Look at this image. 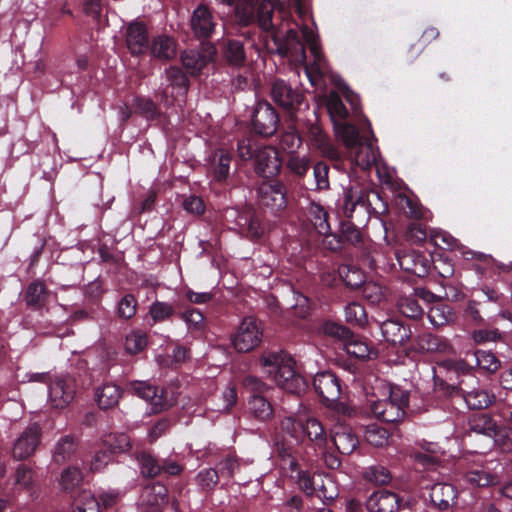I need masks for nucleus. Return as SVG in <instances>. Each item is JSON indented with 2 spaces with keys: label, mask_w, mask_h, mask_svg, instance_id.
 Instances as JSON below:
<instances>
[{
  "label": "nucleus",
  "mask_w": 512,
  "mask_h": 512,
  "mask_svg": "<svg viewBox=\"0 0 512 512\" xmlns=\"http://www.w3.org/2000/svg\"><path fill=\"white\" fill-rule=\"evenodd\" d=\"M428 319L434 327H441L452 323L455 319V313L451 307L445 303L437 302L428 310Z\"/></svg>",
  "instance_id": "nucleus-35"
},
{
  "label": "nucleus",
  "mask_w": 512,
  "mask_h": 512,
  "mask_svg": "<svg viewBox=\"0 0 512 512\" xmlns=\"http://www.w3.org/2000/svg\"><path fill=\"white\" fill-rule=\"evenodd\" d=\"M339 274L343 282L351 288H358L365 284L363 271L355 266L343 265L339 268Z\"/></svg>",
  "instance_id": "nucleus-44"
},
{
  "label": "nucleus",
  "mask_w": 512,
  "mask_h": 512,
  "mask_svg": "<svg viewBox=\"0 0 512 512\" xmlns=\"http://www.w3.org/2000/svg\"><path fill=\"white\" fill-rule=\"evenodd\" d=\"M47 290L41 281L32 282L25 293L24 301L28 307L39 309L46 301Z\"/></svg>",
  "instance_id": "nucleus-38"
},
{
  "label": "nucleus",
  "mask_w": 512,
  "mask_h": 512,
  "mask_svg": "<svg viewBox=\"0 0 512 512\" xmlns=\"http://www.w3.org/2000/svg\"><path fill=\"white\" fill-rule=\"evenodd\" d=\"M334 129L336 136L347 148L353 150L359 143H361L359 141V133L355 126L339 121L334 123Z\"/></svg>",
  "instance_id": "nucleus-39"
},
{
  "label": "nucleus",
  "mask_w": 512,
  "mask_h": 512,
  "mask_svg": "<svg viewBox=\"0 0 512 512\" xmlns=\"http://www.w3.org/2000/svg\"><path fill=\"white\" fill-rule=\"evenodd\" d=\"M279 454L281 457V468L283 472L291 479H294L298 483L300 489L303 490L307 495L313 496L317 490L315 484V475L310 477L307 472L301 471L298 468L297 462L287 449L282 448L279 450Z\"/></svg>",
  "instance_id": "nucleus-6"
},
{
  "label": "nucleus",
  "mask_w": 512,
  "mask_h": 512,
  "mask_svg": "<svg viewBox=\"0 0 512 512\" xmlns=\"http://www.w3.org/2000/svg\"><path fill=\"white\" fill-rule=\"evenodd\" d=\"M430 239L433 242V244L439 247L440 249L459 251L461 255L467 260L474 259L484 263H490L491 261L490 255L481 252H474L467 249L465 246L458 243L457 239H455L451 234H449L446 231L440 229H433L430 232Z\"/></svg>",
  "instance_id": "nucleus-7"
},
{
  "label": "nucleus",
  "mask_w": 512,
  "mask_h": 512,
  "mask_svg": "<svg viewBox=\"0 0 512 512\" xmlns=\"http://www.w3.org/2000/svg\"><path fill=\"white\" fill-rule=\"evenodd\" d=\"M263 328L254 317H245L236 331L231 335V342L237 352L245 353L254 350L262 341Z\"/></svg>",
  "instance_id": "nucleus-4"
},
{
  "label": "nucleus",
  "mask_w": 512,
  "mask_h": 512,
  "mask_svg": "<svg viewBox=\"0 0 512 512\" xmlns=\"http://www.w3.org/2000/svg\"><path fill=\"white\" fill-rule=\"evenodd\" d=\"M129 389L138 397L145 400L153 413L161 412L167 409L171 403L164 396V392L157 386H153L145 381H133L129 384Z\"/></svg>",
  "instance_id": "nucleus-8"
},
{
  "label": "nucleus",
  "mask_w": 512,
  "mask_h": 512,
  "mask_svg": "<svg viewBox=\"0 0 512 512\" xmlns=\"http://www.w3.org/2000/svg\"><path fill=\"white\" fill-rule=\"evenodd\" d=\"M248 410L259 421H267L273 416V407L263 395H251L248 400Z\"/></svg>",
  "instance_id": "nucleus-34"
},
{
  "label": "nucleus",
  "mask_w": 512,
  "mask_h": 512,
  "mask_svg": "<svg viewBox=\"0 0 512 512\" xmlns=\"http://www.w3.org/2000/svg\"><path fill=\"white\" fill-rule=\"evenodd\" d=\"M329 167L323 163L318 162L313 169L316 188L319 190L327 189L329 187L328 178Z\"/></svg>",
  "instance_id": "nucleus-62"
},
{
  "label": "nucleus",
  "mask_w": 512,
  "mask_h": 512,
  "mask_svg": "<svg viewBox=\"0 0 512 512\" xmlns=\"http://www.w3.org/2000/svg\"><path fill=\"white\" fill-rule=\"evenodd\" d=\"M137 309V301L132 295H125L118 303V315L124 319L132 318Z\"/></svg>",
  "instance_id": "nucleus-58"
},
{
  "label": "nucleus",
  "mask_w": 512,
  "mask_h": 512,
  "mask_svg": "<svg viewBox=\"0 0 512 512\" xmlns=\"http://www.w3.org/2000/svg\"><path fill=\"white\" fill-rule=\"evenodd\" d=\"M384 339L392 344H403L411 335L408 327L397 320L388 319L381 324Z\"/></svg>",
  "instance_id": "nucleus-30"
},
{
  "label": "nucleus",
  "mask_w": 512,
  "mask_h": 512,
  "mask_svg": "<svg viewBox=\"0 0 512 512\" xmlns=\"http://www.w3.org/2000/svg\"><path fill=\"white\" fill-rule=\"evenodd\" d=\"M191 27L195 35L199 38H207L215 28L214 17L205 5H199L192 14Z\"/></svg>",
  "instance_id": "nucleus-21"
},
{
  "label": "nucleus",
  "mask_w": 512,
  "mask_h": 512,
  "mask_svg": "<svg viewBox=\"0 0 512 512\" xmlns=\"http://www.w3.org/2000/svg\"><path fill=\"white\" fill-rule=\"evenodd\" d=\"M258 199L272 212L283 210L287 205L285 187L280 182H263L258 188Z\"/></svg>",
  "instance_id": "nucleus-10"
},
{
  "label": "nucleus",
  "mask_w": 512,
  "mask_h": 512,
  "mask_svg": "<svg viewBox=\"0 0 512 512\" xmlns=\"http://www.w3.org/2000/svg\"><path fill=\"white\" fill-rule=\"evenodd\" d=\"M224 55L230 64L240 66L245 60L243 44L240 41L229 40Z\"/></svg>",
  "instance_id": "nucleus-53"
},
{
  "label": "nucleus",
  "mask_w": 512,
  "mask_h": 512,
  "mask_svg": "<svg viewBox=\"0 0 512 512\" xmlns=\"http://www.w3.org/2000/svg\"><path fill=\"white\" fill-rule=\"evenodd\" d=\"M331 439L337 450L345 455L351 454L359 444L352 429L344 424H336L331 431Z\"/></svg>",
  "instance_id": "nucleus-20"
},
{
  "label": "nucleus",
  "mask_w": 512,
  "mask_h": 512,
  "mask_svg": "<svg viewBox=\"0 0 512 512\" xmlns=\"http://www.w3.org/2000/svg\"><path fill=\"white\" fill-rule=\"evenodd\" d=\"M431 503L441 510L447 509L456 498V491L451 484L436 483L430 489Z\"/></svg>",
  "instance_id": "nucleus-29"
},
{
  "label": "nucleus",
  "mask_w": 512,
  "mask_h": 512,
  "mask_svg": "<svg viewBox=\"0 0 512 512\" xmlns=\"http://www.w3.org/2000/svg\"><path fill=\"white\" fill-rule=\"evenodd\" d=\"M309 165L310 159L308 156L292 155L288 160L289 169L298 176L305 175Z\"/></svg>",
  "instance_id": "nucleus-63"
},
{
  "label": "nucleus",
  "mask_w": 512,
  "mask_h": 512,
  "mask_svg": "<svg viewBox=\"0 0 512 512\" xmlns=\"http://www.w3.org/2000/svg\"><path fill=\"white\" fill-rule=\"evenodd\" d=\"M399 312L405 317L417 318L422 315V308L412 296H402L397 302Z\"/></svg>",
  "instance_id": "nucleus-52"
},
{
  "label": "nucleus",
  "mask_w": 512,
  "mask_h": 512,
  "mask_svg": "<svg viewBox=\"0 0 512 512\" xmlns=\"http://www.w3.org/2000/svg\"><path fill=\"white\" fill-rule=\"evenodd\" d=\"M274 9V4L270 0H262L258 4L256 18L259 26L263 30L271 32L272 39L277 45V51L289 57L295 65H301L311 85L319 86L322 76L327 71V63L322 54L317 33L313 27L307 25H303L301 28L303 39L313 58L311 63H306L304 44L299 40L297 32L289 28L283 36L281 30L275 28L272 20Z\"/></svg>",
  "instance_id": "nucleus-1"
},
{
  "label": "nucleus",
  "mask_w": 512,
  "mask_h": 512,
  "mask_svg": "<svg viewBox=\"0 0 512 512\" xmlns=\"http://www.w3.org/2000/svg\"><path fill=\"white\" fill-rule=\"evenodd\" d=\"M302 143L301 137L297 131L290 128L284 132L281 136L279 145L281 149L285 150L289 154H294Z\"/></svg>",
  "instance_id": "nucleus-55"
},
{
  "label": "nucleus",
  "mask_w": 512,
  "mask_h": 512,
  "mask_svg": "<svg viewBox=\"0 0 512 512\" xmlns=\"http://www.w3.org/2000/svg\"><path fill=\"white\" fill-rule=\"evenodd\" d=\"M165 78L168 84L164 90V94L166 96L170 95L172 98L171 101L166 99L167 105H173L174 103L181 105L188 89L185 74L178 67H170L165 70Z\"/></svg>",
  "instance_id": "nucleus-12"
},
{
  "label": "nucleus",
  "mask_w": 512,
  "mask_h": 512,
  "mask_svg": "<svg viewBox=\"0 0 512 512\" xmlns=\"http://www.w3.org/2000/svg\"><path fill=\"white\" fill-rule=\"evenodd\" d=\"M253 128L263 136H271L277 130L278 115L268 102H259L253 114Z\"/></svg>",
  "instance_id": "nucleus-9"
},
{
  "label": "nucleus",
  "mask_w": 512,
  "mask_h": 512,
  "mask_svg": "<svg viewBox=\"0 0 512 512\" xmlns=\"http://www.w3.org/2000/svg\"><path fill=\"white\" fill-rule=\"evenodd\" d=\"M94 397L100 409H110L118 404L122 389L112 382L103 383L95 389Z\"/></svg>",
  "instance_id": "nucleus-24"
},
{
  "label": "nucleus",
  "mask_w": 512,
  "mask_h": 512,
  "mask_svg": "<svg viewBox=\"0 0 512 512\" xmlns=\"http://www.w3.org/2000/svg\"><path fill=\"white\" fill-rule=\"evenodd\" d=\"M364 436L366 441L375 447H383L389 440L388 431L376 424L368 425Z\"/></svg>",
  "instance_id": "nucleus-47"
},
{
  "label": "nucleus",
  "mask_w": 512,
  "mask_h": 512,
  "mask_svg": "<svg viewBox=\"0 0 512 512\" xmlns=\"http://www.w3.org/2000/svg\"><path fill=\"white\" fill-rule=\"evenodd\" d=\"M469 430L476 434L494 438L497 434V424L486 414L475 415L469 420Z\"/></svg>",
  "instance_id": "nucleus-36"
},
{
  "label": "nucleus",
  "mask_w": 512,
  "mask_h": 512,
  "mask_svg": "<svg viewBox=\"0 0 512 512\" xmlns=\"http://www.w3.org/2000/svg\"><path fill=\"white\" fill-rule=\"evenodd\" d=\"M316 492L313 496L323 500H333L336 497V491L332 479L326 475L315 474Z\"/></svg>",
  "instance_id": "nucleus-45"
},
{
  "label": "nucleus",
  "mask_w": 512,
  "mask_h": 512,
  "mask_svg": "<svg viewBox=\"0 0 512 512\" xmlns=\"http://www.w3.org/2000/svg\"><path fill=\"white\" fill-rule=\"evenodd\" d=\"M175 40L167 35H159L152 40L151 53L159 59H171L176 56Z\"/></svg>",
  "instance_id": "nucleus-33"
},
{
  "label": "nucleus",
  "mask_w": 512,
  "mask_h": 512,
  "mask_svg": "<svg viewBox=\"0 0 512 512\" xmlns=\"http://www.w3.org/2000/svg\"><path fill=\"white\" fill-rule=\"evenodd\" d=\"M302 434H306L319 447L326 443L327 438L324 428L316 418H307L306 424L303 425Z\"/></svg>",
  "instance_id": "nucleus-43"
},
{
  "label": "nucleus",
  "mask_w": 512,
  "mask_h": 512,
  "mask_svg": "<svg viewBox=\"0 0 512 512\" xmlns=\"http://www.w3.org/2000/svg\"><path fill=\"white\" fill-rule=\"evenodd\" d=\"M109 447L115 452H125L128 451L131 447L129 437L120 433L114 436H109L105 441Z\"/></svg>",
  "instance_id": "nucleus-64"
},
{
  "label": "nucleus",
  "mask_w": 512,
  "mask_h": 512,
  "mask_svg": "<svg viewBox=\"0 0 512 512\" xmlns=\"http://www.w3.org/2000/svg\"><path fill=\"white\" fill-rule=\"evenodd\" d=\"M399 502V497L395 493L378 490L369 496L366 507L370 512H396Z\"/></svg>",
  "instance_id": "nucleus-18"
},
{
  "label": "nucleus",
  "mask_w": 512,
  "mask_h": 512,
  "mask_svg": "<svg viewBox=\"0 0 512 512\" xmlns=\"http://www.w3.org/2000/svg\"><path fill=\"white\" fill-rule=\"evenodd\" d=\"M259 361L263 373L283 390L293 394L305 391L306 381L295 371V362L289 354L283 351L265 352Z\"/></svg>",
  "instance_id": "nucleus-2"
},
{
  "label": "nucleus",
  "mask_w": 512,
  "mask_h": 512,
  "mask_svg": "<svg viewBox=\"0 0 512 512\" xmlns=\"http://www.w3.org/2000/svg\"><path fill=\"white\" fill-rule=\"evenodd\" d=\"M495 397L488 390L483 388H474L464 393V400L470 409H485Z\"/></svg>",
  "instance_id": "nucleus-37"
},
{
  "label": "nucleus",
  "mask_w": 512,
  "mask_h": 512,
  "mask_svg": "<svg viewBox=\"0 0 512 512\" xmlns=\"http://www.w3.org/2000/svg\"><path fill=\"white\" fill-rule=\"evenodd\" d=\"M378 151L371 142L359 143L350 154L351 162L366 170L376 163Z\"/></svg>",
  "instance_id": "nucleus-28"
},
{
  "label": "nucleus",
  "mask_w": 512,
  "mask_h": 512,
  "mask_svg": "<svg viewBox=\"0 0 512 512\" xmlns=\"http://www.w3.org/2000/svg\"><path fill=\"white\" fill-rule=\"evenodd\" d=\"M139 464L141 473L148 477L156 476L161 471V465L158 464L153 457L147 454H142L140 456Z\"/></svg>",
  "instance_id": "nucleus-61"
},
{
  "label": "nucleus",
  "mask_w": 512,
  "mask_h": 512,
  "mask_svg": "<svg viewBox=\"0 0 512 512\" xmlns=\"http://www.w3.org/2000/svg\"><path fill=\"white\" fill-rule=\"evenodd\" d=\"M473 356L476 361V366L481 370L495 372L500 366V361L490 351L477 350L474 352Z\"/></svg>",
  "instance_id": "nucleus-49"
},
{
  "label": "nucleus",
  "mask_w": 512,
  "mask_h": 512,
  "mask_svg": "<svg viewBox=\"0 0 512 512\" xmlns=\"http://www.w3.org/2000/svg\"><path fill=\"white\" fill-rule=\"evenodd\" d=\"M140 505L152 512L159 510L167 502V489L160 483L144 487L139 498Z\"/></svg>",
  "instance_id": "nucleus-22"
},
{
  "label": "nucleus",
  "mask_w": 512,
  "mask_h": 512,
  "mask_svg": "<svg viewBox=\"0 0 512 512\" xmlns=\"http://www.w3.org/2000/svg\"><path fill=\"white\" fill-rule=\"evenodd\" d=\"M77 444L71 436L60 438L54 448L53 460L58 463H64L69 460L76 451Z\"/></svg>",
  "instance_id": "nucleus-40"
},
{
  "label": "nucleus",
  "mask_w": 512,
  "mask_h": 512,
  "mask_svg": "<svg viewBox=\"0 0 512 512\" xmlns=\"http://www.w3.org/2000/svg\"><path fill=\"white\" fill-rule=\"evenodd\" d=\"M364 477L375 484L387 483L391 476L389 471L383 466H371L364 472Z\"/></svg>",
  "instance_id": "nucleus-57"
},
{
  "label": "nucleus",
  "mask_w": 512,
  "mask_h": 512,
  "mask_svg": "<svg viewBox=\"0 0 512 512\" xmlns=\"http://www.w3.org/2000/svg\"><path fill=\"white\" fill-rule=\"evenodd\" d=\"M370 204L367 201V194L362 191L348 189L344 192L343 212L348 218H352L358 210L369 212Z\"/></svg>",
  "instance_id": "nucleus-26"
},
{
  "label": "nucleus",
  "mask_w": 512,
  "mask_h": 512,
  "mask_svg": "<svg viewBox=\"0 0 512 512\" xmlns=\"http://www.w3.org/2000/svg\"><path fill=\"white\" fill-rule=\"evenodd\" d=\"M408 394L399 387H390L387 397L370 404L372 414L385 422H396L403 418L408 405Z\"/></svg>",
  "instance_id": "nucleus-3"
},
{
  "label": "nucleus",
  "mask_w": 512,
  "mask_h": 512,
  "mask_svg": "<svg viewBox=\"0 0 512 512\" xmlns=\"http://www.w3.org/2000/svg\"><path fill=\"white\" fill-rule=\"evenodd\" d=\"M148 35L146 28L138 22H132L126 30V45L129 51L138 55L146 51Z\"/></svg>",
  "instance_id": "nucleus-23"
},
{
  "label": "nucleus",
  "mask_w": 512,
  "mask_h": 512,
  "mask_svg": "<svg viewBox=\"0 0 512 512\" xmlns=\"http://www.w3.org/2000/svg\"><path fill=\"white\" fill-rule=\"evenodd\" d=\"M322 331L324 334H326L328 336L338 338L343 343L345 342V340L347 339V337H349V334L351 333V331L348 328H346L342 325H339L335 322H330V321L325 322L323 324Z\"/></svg>",
  "instance_id": "nucleus-60"
},
{
  "label": "nucleus",
  "mask_w": 512,
  "mask_h": 512,
  "mask_svg": "<svg viewBox=\"0 0 512 512\" xmlns=\"http://www.w3.org/2000/svg\"><path fill=\"white\" fill-rule=\"evenodd\" d=\"M147 346V335L140 331L134 330L127 334L125 339V350L129 354H137L143 351Z\"/></svg>",
  "instance_id": "nucleus-48"
},
{
  "label": "nucleus",
  "mask_w": 512,
  "mask_h": 512,
  "mask_svg": "<svg viewBox=\"0 0 512 512\" xmlns=\"http://www.w3.org/2000/svg\"><path fill=\"white\" fill-rule=\"evenodd\" d=\"M418 347L421 351L431 353L449 354L453 351L448 339L432 334H425L419 337Z\"/></svg>",
  "instance_id": "nucleus-32"
},
{
  "label": "nucleus",
  "mask_w": 512,
  "mask_h": 512,
  "mask_svg": "<svg viewBox=\"0 0 512 512\" xmlns=\"http://www.w3.org/2000/svg\"><path fill=\"white\" fill-rule=\"evenodd\" d=\"M40 436V426L36 423L29 425L15 441L12 448L13 457L21 460L31 456L39 444Z\"/></svg>",
  "instance_id": "nucleus-11"
},
{
  "label": "nucleus",
  "mask_w": 512,
  "mask_h": 512,
  "mask_svg": "<svg viewBox=\"0 0 512 512\" xmlns=\"http://www.w3.org/2000/svg\"><path fill=\"white\" fill-rule=\"evenodd\" d=\"M215 54L214 46L204 44L200 50H185L181 54V61L191 74H197L214 59Z\"/></svg>",
  "instance_id": "nucleus-15"
},
{
  "label": "nucleus",
  "mask_w": 512,
  "mask_h": 512,
  "mask_svg": "<svg viewBox=\"0 0 512 512\" xmlns=\"http://www.w3.org/2000/svg\"><path fill=\"white\" fill-rule=\"evenodd\" d=\"M254 157L255 169L259 175L269 178L278 174L282 162L275 148L269 146L259 148Z\"/></svg>",
  "instance_id": "nucleus-14"
},
{
  "label": "nucleus",
  "mask_w": 512,
  "mask_h": 512,
  "mask_svg": "<svg viewBox=\"0 0 512 512\" xmlns=\"http://www.w3.org/2000/svg\"><path fill=\"white\" fill-rule=\"evenodd\" d=\"M343 347L347 354L358 359L369 360L377 356V351L367 341L355 336L352 332L343 343Z\"/></svg>",
  "instance_id": "nucleus-25"
},
{
  "label": "nucleus",
  "mask_w": 512,
  "mask_h": 512,
  "mask_svg": "<svg viewBox=\"0 0 512 512\" xmlns=\"http://www.w3.org/2000/svg\"><path fill=\"white\" fill-rule=\"evenodd\" d=\"M181 318L186 323L189 331H201L204 328V317L197 309H189L181 314Z\"/></svg>",
  "instance_id": "nucleus-56"
},
{
  "label": "nucleus",
  "mask_w": 512,
  "mask_h": 512,
  "mask_svg": "<svg viewBox=\"0 0 512 512\" xmlns=\"http://www.w3.org/2000/svg\"><path fill=\"white\" fill-rule=\"evenodd\" d=\"M363 296L371 304H380L386 297L384 288L373 281L365 282Z\"/></svg>",
  "instance_id": "nucleus-54"
},
{
  "label": "nucleus",
  "mask_w": 512,
  "mask_h": 512,
  "mask_svg": "<svg viewBox=\"0 0 512 512\" xmlns=\"http://www.w3.org/2000/svg\"><path fill=\"white\" fill-rule=\"evenodd\" d=\"M231 156L224 150L216 151L209 159L208 173L214 181L225 180L230 171Z\"/></svg>",
  "instance_id": "nucleus-27"
},
{
  "label": "nucleus",
  "mask_w": 512,
  "mask_h": 512,
  "mask_svg": "<svg viewBox=\"0 0 512 512\" xmlns=\"http://www.w3.org/2000/svg\"><path fill=\"white\" fill-rule=\"evenodd\" d=\"M75 380L67 375H54L48 384V402L54 408H65L74 399Z\"/></svg>",
  "instance_id": "nucleus-5"
},
{
  "label": "nucleus",
  "mask_w": 512,
  "mask_h": 512,
  "mask_svg": "<svg viewBox=\"0 0 512 512\" xmlns=\"http://www.w3.org/2000/svg\"><path fill=\"white\" fill-rule=\"evenodd\" d=\"M499 469L489 472L485 469L471 470L466 473V481L476 487H488L497 485L500 482L503 467L499 465Z\"/></svg>",
  "instance_id": "nucleus-31"
},
{
  "label": "nucleus",
  "mask_w": 512,
  "mask_h": 512,
  "mask_svg": "<svg viewBox=\"0 0 512 512\" xmlns=\"http://www.w3.org/2000/svg\"><path fill=\"white\" fill-rule=\"evenodd\" d=\"M174 312V306L169 302L155 301L149 307V315L154 323L169 319Z\"/></svg>",
  "instance_id": "nucleus-50"
},
{
  "label": "nucleus",
  "mask_w": 512,
  "mask_h": 512,
  "mask_svg": "<svg viewBox=\"0 0 512 512\" xmlns=\"http://www.w3.org/2000/svg\"><path fill=\"white\" fill-rule=\"evenodd\" d=\"M316 146L321 150L322 154L332 160L339 158V154L329 139L321 133H318L314 137Z\"/></svg>",
  "instance_id": "nucleus-59"
},
{
  "label": "nucleus",
  "mask_w": 512,
  "mask_h": 512,
  "mask_svg": "<svg viewBox=\"0 0 512 512\" xmlns=\"http://www.w3.org/2000/svg\"><path fill=\"white\" fill-rule=\"evenodd\" d=\"M82 481V471L76 466H69L60 475L59 486L62 490L71 492L78 488Z\"/></svg>",
  "instance_id": "nucleus-41"
},
{
  "label": "nucleus",
  "mask_w": 512,
  "mask_h": 512,
  "mask_svg": "<svg viewBox=\"0 0 512 512\" xmlns=\"http://www.w3.org/2000/svg\"><path fill=\"white\" fill-rule=\"evenodd\" d=\"M272 99L281 107L293 110L301 105L302 95L292 89L285 81L275 80L271 87Z\"/></svg>",
  "instance_id": "nucleus-17"
},
{
  "label": "nucleus",
  "mask_w": 512,
  "mask_h": 512,
  "mask_svg": "<svg viewBox=\"0 0 512 512\" xmlns=\"http://www.w3.org/2000/svg\"><path fill=\"white\" fill-rule=\"evenodd\" d=\"M306 221L320 235L328 236L330 225L328 222V213L318 202L309 201L304 209Z\"/></svg>",
  "instance_id": "nucleus-19"
},
{
  "label": "nucleus",
  "mask_w": 512,
  "mask_h": 512,
  "mask_svg": "<svg viewBox=\"0 0 512 512\" xmlns=\"http://www.w3.org/2000/svg\"><path fill=\"white\" fill-rule=\"evenodd\" d=\"M326 105L333 123L342 121L348 116V111L338 93L331 92L327 97Z\"/></svg>",
  "instance_id": "nucleus-46"
},
{
  "label": "nucleus",
  "mask_w": 512,
  "mask_h": 512,
  "mask_svg": "<svg viewBox=\"0 0 512 512\" xmlns=\"http://www.w3.org/2000/svg\"><path fill=\"white\" fill-rule=\"evenodd\" d=\"M313 386L318 395L326 402L336 401L341 393L338 378L331 372H321L315 375Z\"/></svg>",
  "instance_id": "nucleus-16"
},
{
  "label": "nucleus",
  "mask_w": 512,
  "mask_h": 512,
  "mask_svg": "<svg viewBox=\"0 0 512 512\" xmlns=\"http://www.w3.org/2000/svg\"><path fill=\"white\" fill-rule=\"evenodd\" d=\"M396 257L401 269L418 277L426 276L432 265L429 257L414 250L397 253Z\"/></svg>",
  "instance_id": "nucleus-13"
},
{
  "label": "nucleus",
  "mask_w": 512,
  "mask_h": 512,
  "mask_svg": "<svg viewBox=\"0 0 512 512\" xmlns=\"http://www.w3.org/2000/svg\"><path fill=\"white\" fill-rule=\"evenodd\" d=\"M73 512H101V508L95 495L91 491L83 490L74 500Z\"/></svg>",
  "instance_id": "nucleus-42"
},
{
  "label": "nucleus",
  "mask_w": 512,
  "mask_h": 512,
  "mask_svg": "<svg viewBox=\"0 0 512 512\" xmlns=\"http://www.w3.org/2000/svg\"><path fill=\"white\" fill-rule=\"evenodd\" d=\"M345 320L348 323L364 327L367 323V316L365 309L358 303H350L345 307L344 310Z\"/></svg>",
  "instance_id": "nucleus-51"
}]
</instances>
